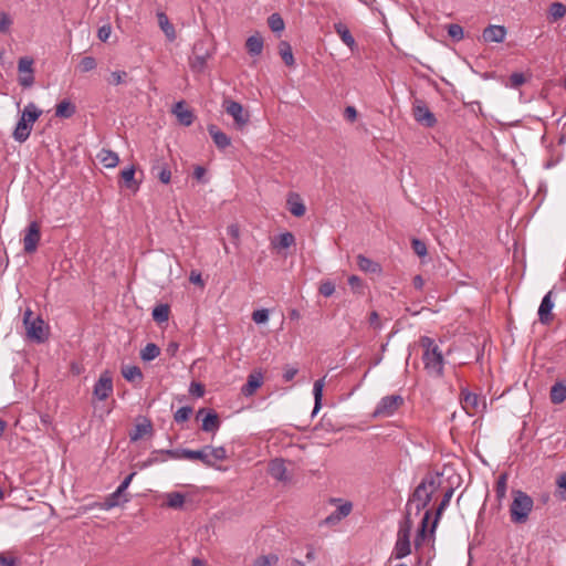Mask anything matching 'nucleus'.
Wrapping results in <instances>:
<instances>
[{
    "label": "nucleus",
    "mask_w": 566,
    "mask_h": 566,
    "mask_svg": "<svg viewBox=\"0 0 566 566\" xmlns=\"http://www.w3.org/2000/svg\"><path fill=\"white\" fill-rule=\"evenodd\" d=\"M279 560L276 555H263L256 558L254 566H271Z\"/></svg>",
    "instance_id": "obj_54"
},
{
    "label": "nucleus",
    "mask_w": 566,
    "mask_h": 566,
    "mask_svg": "<svg viewBox=\"0 0 566 566\" xmlns=\"http://www.w3.org/2000/svg\"><path fill=\"white\" fill-rule=\"evenodd\" d=\"M335 32L339 35L342 41L350 49L354 50L356 42L346 24L338 22L334 24Z\"/></svg>",
    "instance_id": "obj_29"
},
{
    "label": "nucleus",
    "mask_w": 566,
    "mask_h": 566,
    "mask_svg": "<svg viewBox=\"0 0 566 566\" xmlns=\"http://www.w3.org/2000/svg\"><path fill=\"white\" fill-rule=\"evenodd\" d=\"M440 486L441 478L439 473L426 474L421 482L413 490L412 494L409 496L406 509L409 507L410 512H412V506L415 504V514L419 515L420 512L431 502L432 495L439 490Z\"/></svg>",
    "instance_id": "obj_1"
},
{
    "label": "nucleus",
    "mask_w": 566,
    "mask_h": 566,
    "mask_svg": "<svg viewBox=\"0 0 566 566\" xmlns=\"http://www.w3.org/2000/svg\"><path fill=\"white\" fill-rule=\"evenodd\" d=\"M412 525H413V522L411 520V512H410V509L407 507L406 514H405V518H403V521L399 525V530H398L397 536L409 537L410 538V533H411Z\"/></svg>",
    "instance_id": "obj_36"
},
{
    "label": "nucleus",
    "mask_w": 566,
    "mask_h": 566,
    "mask_svg": "<svg viewBox=\"0 0 566 566\" xmlns=\"http://www.w3.org/2000/svg\"><path fill=\"white\" fill-rule=\"evenodd\" d=\"M170 307L168 304H159L153 310V318L158 324L165 323L169 319Z\"/></svg>",
    "instance_id": "obj_35"
},
{
    "label": "nucleus",
    "mask_w": 566,
    "mask_h": 566,
    "mask_svg": "<svg viewBox=\"0 0 566 566\" xmlns=\"http://www.w3.org/2000/svg\"><path fill=\"white\" fill-rule=\"evenodd\" d=\"M548 14L553 21L562 19L566 14V7L560 2H553L549 6Z\"/></svg>",
    "instance_id": "obj_44"
},
{
    "label": "nucleus",
    "mask_w": 566,
    "mask_h": 566,
    "mask_svg": "<svg viewBox=\"0 0 566 566\" xmlns=\"http://www.w3.org/2000/svg\"><path fill=\"white\" fill-rule=\"evenodd\" d=\"M252 319L256 324L266 323L269 319V311L266 308L256 310L252 313Z\"/></svg>",
    "instance_id": "obj_55"
},
{
    "label": "nucleus",
    "mask_w": 566,
    "mask_h": 566,
    "mask_svg": "<svg viewBox=\"0 0 566 566\" xmlns=\"http://www.w3.org/2000/svg\"><path fill=\"white\" fill-rule=\"evenodd\" d=\"M42 111L36 107L34 103H29L24 106L20 119L24 120L27 124H31L33 127L34 122L41 116Z\"/></svg>",
    "instance_id": "obj_28"
},
{
    "label": "nucleus",
    "mask_w": 566,
    "mask_h": 566,
    "mask_svg": "<svg viewBox=\"0 0 566 566\" xmlns=\"http://www.w3.org/2000/svg\"><path fill=\"white\" fill-rule=\"evenodd\" d=\"M410 538L397 536V542L394 548V555L397 559L403 558L410 554Z\"/></svg>",
    "instance_id": "obj_30"
},
{
    "label": "nucleus",
    "mask_w": 566,
    "mask_h": 566,
    "mask_svg": "<svg viewBox=\"0 0 566 566\" xmlns=\"http://www.w3.org/2000/svg\"><path fill=\"white\" fill-rule=\"evenodd\" d=\"M19 83L21 86L23 87H30L33 85L34 83V75L33 73H24V74H20V77H19Z\"/></svg>",
    "instance_id": "obj_60"
},
{
    "label": "nucleus",
    "mask_w": 566,
    "mask_h": 566,
    "mask_svg": "<svg viewBox=\"0 0 566 566\" xmlns=\"http://www.w3.org/2000/svg\"><path fill=\"white\" fill-rule=\"evenodd\" d=\"M453 492H454V489L452 486H450L443 494V497L439 504V506L437 507V511H436V515H434V520L432 522V525H431V532L433 533L437 525H438V522L443 513V511L447 509V506L449 505L451 499H452V495H453Z\"/></svg>",
    "instance_id": "obj_25"
},
{
    "label": "nucleus",
    "mask_w": 566,
    "mask_h": 566,
    "mask_svg": "<svg viewBox=\"0 0 566 566\" xmlns=\"http://www.w3.org/2000/svg\"><path fill=\"white\" fill-rule=\"evenodd\" d=\"M153 433V423L149 419L144 418L142 422L135 426V429L129 432V438L132 441H138L145 436Z\"/></svg>",
    "instance_id": "obj_21"
},
{
    "label": "nucleus",
    "mask_w": 566,
    "mask_h": 566,
    "mask_svg": "<svg viewBox=\"0 0 566 566\" xmlns=\"http://www.w3.org/2000/svg\"><path fill=\"white\" fill-rule=\"evenodd\" d=\"M96 65V60L93 56H85L81 60L78 69L81 72L86 73L93 71Z\"/></svg>",
    "instance_id": "obj_51"
},
{
    "label": "nucleus",
    "mask_w": 566,
    "mask_h": 566,
    "mask_svg": "<svg viewBox=\"0 0 566 566\" xmlns=\"http://www.w3.org/2000/svg\"><path fill=\"white\" fill-rule=\"evenodd\" d=\"M412 250L418 256L427 255V245L423 241L419 239H412L411 242Z\"/></svg>",
    "instance_id": "obj_56"
},
{
    "label": "nucleus",
    "mask_w": 566,
    "mask_h": 566,
    "mask_svg": "<svg viewBox=\"0 0 566 566\" xmlns=\"http://www.w3.org/2000/svg\"><path fill=\"white\" fill-rule=\"evenodd\" d=\"M295 243V237L291 232H285L279 235L274 247L277 249H287Z\"/></svg>",
    "instance_id": "obj_43"
},
{
    "label": "nucleus",
    "mask_w": 566,
    "mask_h": 566,
    "mask_svg": "<svg viewBox=\"0 0 566 566\" xmlns=\"http://www.w3.org/2000/svg\"><path fill=\"white\" fill-rule=\"evenodd\" d=\"M525 83V76L522 73H513L510 76V84L512 87L517 88Z\"/></svg>",
    "instance_id": "obj_59"
},
{
    "label": "nucleus",
    "mask_w": 566,
    "mask_h": 566,
    "mask_svg": "<svg viewBox=\"0 0 566 566\" xmlns=\"http://www.w3.org/2000/svg\"><path fill=\"white\" fill-rule=\"evenodd\" d=\"M403 403V398L400 395H389L384 397L376 409L374 410V417H390L398 408Z\"/></svg>",
    "instance_id": "obj_8"
},
{
    "label": "nucleus",
    "mask_w": 566,
    "mask_h": 566,
    "mask_svg": "<svg viewBox=\"0 0 566 566\" xmlns=\"http://www.w3.org/2000/svg\"><path fill=\"white\" fill-rule=\"evenodd\" d=\"M97 157L99 158L101 163L107 168H113L117 166L119 161L117 154L107 149H102Z\"/></svg>",
    "instance_id": "obj_34"
},
{
    "label": "nucleus",
    "mask_w": 566,
    "mask_h": 566,
    "mask_svg": "<svg viewBox=\"0 0 566 566\" xmlns=\"http://www.w3.org/2000/svg\"><path fill=\"white\" fill-rule=\"evenodd\" d=\"M552 291H549L542 300L541 305L538 307V319L542 324L548 325L552 323L554 316L552 314V310L554 307V303L552 301Z\"/></svg>",
    "instance_id": "obj_13"
},
{
    "label": "nucleus",
    "mask_w": 566,
    "mask_h": 566,
    "mask_svg": "<svg viewBox=\"0 0 566 566\" xmlns=\"http://www.w3.org/2000/svg\"><path fill=\"white\" fill-rule=\"evenodd\" d=\"M506 35V29L503 25H489L483 31L484 42L501 43L504 41Z\"/></svg>",
    "instance_id": "obj_17"
},
{
    "label": "nucleus",
    "mask_w": 566,
    "mask_h": 566,
    "mask_svg": "<svg viewBox=\"0 0 566 566\" xmlns=\"http://www.w3.org/2000/svg\"><path fill=\"white\" fill-rule=\"evenodd\" d=\"M269 473L277 481L286 482L289 480L284 461L281 459H274L270 462Z\"/></svg>",
    "instance_id": "obj_20"
},
{
    "label": "nucleus",
    "mask_w": 566,
    "mask_h": 566,
    "mask_svg": "<svg viewBox=\"0 0 566 566\" xmlns=\"http://www.w3.org/2000/svg\"><path fill=\"white\" fill-rule=\"evenodd\" d=\"M76 112V107L67 99H63L55 107V116L60 118H70Z\"/></svg>",
    "instance_id": "obj_32"
},
{
    "label": "nucleus",
    "mask_w": 566,
    "mask_h": 566,
    "mask_svg": "<svg viewBox=\"0 0 566 566\" xmlns=\"http://www.w3.org/2000/svg\"><path fill=\"white\" fill-rule=\"evenodd\" d=\"M431 511L430 510H427L422 516V520H421V523H420V527L419 530L417 531V535H416V538H415V546L416 547H419L422 542L426 539V536H427V526H428V523L431 518Z\"/></svg>",
    "instance_id": "obj_33"
},
{
    "label": "nucleus",
    "mask_w": 566,
    "mask_h": 566,
    "mask_svg": "<svg viewBox=\"0 0 566 566\" xmlns=\"http://www.w3.org/2000/svg\"><path fill=\"white\" fill-rule=\"evenodd\" d=\"M420 345L423 348L422 361L427 373L430 376L439 377L443 369V356L439 346L428 336L420 338Z\"/></svg>",
    "instance_id": "obj_2"
},
{
    "label": "nucleus",
    "mask_w": 566,
    "mask_h": 566,
    "mask_svg": "<svg viewBox=\"0 0 566 566\" xmlns=\"http://www.w3.org/2000/svg\"><path fill=\"white\" fill-rule=\"evenodd\" d=\"M135 177V168L134 166H130L120 172V178L123 179L125 187L128 189L137 190L138 185L134 179Z\"/></svg>",
    "instance_id": "obj_39"
},
{
    "label": "nucleus",
    "mask_w": 566,
    "mask_h": 566,
    "mask_svg": "<svg viewBox=\"0 0 566 566\" xmlns=\"http://www.w3.org/2000/svg\"><path fill=\"white\" fill-rule=\"evenodd\" d=\"M318 292L325 297L332 296L335 292V283L331 280L322 281L318 287Z\"/></svg>",
    "instance_id": "obj_50"
},
{
    "label": "nucleus",
    "mask_w": 566,
    "mask_h": 566,
    "mask_svg": "<svg viewBox=\"0 0 566 566\" xmlns=\"http://www.w3.org/2000/svg\"><path fill=\"white\" fill-rule=\"evenodd\" d=\"M221 421L214 410H209L202 418L201 429L206 432H216L220 428Z\"/></svg>",
    "instance_id": "obj_22"
},
{
    "label": "nucleus",
    "mask_w": 566,
    "mask_h": 566,
    "mask_svg": "<svg viewBox=\"0 0 566 566\" xmlns=\"http://www.w3.org/2000/svg\"><path fill=\"white\" fill-rule=\"evenodd\" d=\"M122 375L128 381L140 380L143 378L140 368L130 365H125L122 367Z\"/></svg>",
    "instance_id": "obj_41"
},
{
    "label": "nucleus",
    "mask_w": 566,
    "mask_h": 566,
    "mask_svg": "<svg viewBox=\"0 0 566 566\" xmlns=\"http://www.w3.org/2000/svg\"><path fill=\"white\" fill-rule=\"evenodd\" d=\"M111 391H93L92 405L94 415L103 418L108 415L113 409L114 400L108 402Z\"/></svg>",
    "instance_id": "obj_11"
},
{
    "label": "nucleus",
    "mask_w": 566,
    "mask_h": 566,
    "mask_svg": "<svg viewBox=\"0 0 566 566\" xmlns=\"http://www.w3.org/2000/svg\"><path fill=\"white\" fill-rule=\"evenodd\" d=\"M287 206H289V211L294 217H303L305 214V211H306L305 205L303 203L301 197L297 193H290V196L287 198Z\"/></svg>",
    "instance_id": "obj_23"
},
{
    "label": "nucleus",
    "mask_w": 566,
    "mask_h": 566,
    "mask_svg": "<svg viewBox=\"0 0 566 566\" xmlns=\"http://www.w3.org/2000/svg\"><path fill=\"white\" fill-rule=\"evenodd\" d=\"M534 506L533 499L523 491H513V502L510 506L511 521L515 524H524Z\"/></svg>",
    "instance_id": "obj_3"
},
{
    "label": "nucleus",
    "mask_w": 566,
    "mask_h": 566,
    "mask_svg": "<svg viewBox=\"0 0 566 566\" xmlns=\"http://www.w3.org/2000/svg\"><path fill=\"white\" fill-rule=\"evenodd\" d=\"M263 385V375L261 371L255 370L248 377L247 382L241 389H259Z\"/></svg>",
    "instance_id": "obj_40"
},
{
    "label": "nucleus",
    "mask_w": 566,
    "mask_h": 566,
    "mask_svg": "<svg viewBox=\"0 0 566 566\" xmlns=\"http://www.w3.org/2000/svg\"><path fill=\"white\" fill-rule=\"evenodd\" d=\"M111 33H112V28H111V25L106 24L98 29L97 36L102 42H106L109 39Z\"/></svg>",
    "instance_id": "obj_61"
},
{
    "label": "nucleus",
    "mask_w": 566,
    "mask_h": 566,
    "mask_svg": "<svg viewBox=\"0 0 566 566\" xmlns=\"http://www.w3.org/2000/svg\"><path fill=\"white\" fill-rule=\"evenodd\" d=\"M151 172L165 185L169 184L171 180V170L168 164L163 159L155 160Z\"/></svg>",
    "instance_id": "obj_19"
},
{
    "label": "nucleus",
    "mask_w": 566,
    "mask_h": 566,
    "mask_svg": "<svg viewBox=\"0 0 566 566\" xmlns=\"http://www.w3.org/2000/svg\"><path fill=\"white\" fill-rule=\"evenodd\" d=\"M18 71L20 74L33 73V59L29 56L21 57L18 63Z\"/></svg>",
    "instance_id": "obj_48"
},
{
    "label": "nucleus",
    "mask_w": 566,
    "mask_h": 566,
    "mask_svg": "<svg viewBox=\"0 0 566 566\" xmlns=\"http://www.w3.org/2000/svg\"><path fill=\"white\" fill-rule=\"evenodd\" d=\"M160 354V348L154 344L148 343L142 350H140V358L144 361H150L157 358Z\"/></svg>",
    "instance_id": "obj_38"
},
{
    "label": "nucleus",
    "mask_w": 566,
    "mask_h": 566,
    "mask_svg": "<svg viewBox=\"0 0 566 566\" xmlns=\"http://www.w3.org/2000/svg\"><path fill=\"white\" fill-rule=\"evenodd\" d=\"M0 566H19V562L15 557L0 554Z\"/></svg>",
    "instance_id": "obj_62"
},
{
    "label": "nucleus",
    "mask_w": 566,
    "mask_h": 566,
    "mask_svg": "<svg viewBox=\"0 0 566 566\" xmlns=\"http://www.w3.org/2000/svg\"><path fill=\"white\" fill-rule=\"evenodd\" d=\"M357 265H358L359 270L365 273L379 274L381 272V266L379 263L373 261L371 259H369L363 254L357 255Z\"/></svg>",
    "instance_id": "obj_24"
},
{
    "label": "nucleus",
    "mask_w": 566,
    "mask_h": 566,
    "mask_svg": "<svg viewBox=\"0 0 566 566\" xmlns=\"http://www.w3.org/2000/svg\"><path fill=\"white\" fill-rule=\"evenodd\" d=\"M448 34L454 41H460L463 39V28L460 24L452 23L448 25Z\"/></svg>",
    "instance_id": "obj_52"
},
{
    "label": "nucleus",
    "mask_w": 566,
    "mask_h": 566,
    "mask_svg": "<svg viewBox=\"0 0 566 566\" xmlns=\"http://www.w3.org/2000/svg\"><path fill=\"white\" fill-rule=\"evenodd\" d=\"M227 232L228 234L231 237L233 243L235 245L239 244V238H240V229H239V226L235 224V223H232L230 224L228 228H227Z\"/></svg>",
    "instance_id": "obj_58"
},
{
    "label": "nucleus",
    "mask_w": 566,
    "mask_h": 566,
    "mask_svg": "<svg viewBox=\"0 0 566 566\" xmlns=\"http://www.w3.org/2000/svg\"><path fill=\"white\" fill-rule=\"evenodd\" d=\"M210 56L211 53L209 49L206 48V43L203 41H197L193 44L192 57L190 59L191 69L196 72H202Z\"/></svg>",
    "instance_id": "obj_10"
},
{
    "label": "nucleus",
    "mask_w": 566,
    "mask_h": 566,
    "mask_svg": "<svg viewBox=\"0 0 566 566\" xmlns=\"http://www.w3.org/2000/svg\"><path fill=\"white\" fill-rule=\"evenodd\" d=\"M506 489H507V474L502 473L499 475L496 483H495V496L499 502H501L505 497Z\"/></svg>",
    "instance_id": "obj_42"
},
{
    "label": "nucleus",
    "mask_w": 566,
    "mask_h": 566,
    "mask_svg": "<svg viewBox=\"0 0 566 566\" xmlns=\"http://www.w3.org/2000/svg\"><path fill=\"white\" fill-rule=\"evenodd\" d=\"M172 113L176 115L178 122L184 126H190L193 123L195 115L191 109L186 107V103L184 101L175 104Z\"/></svg>",
    "instance_id": "obj_16"
},
{
    "label": "nucleus",
    "mask_w": 566,
    "mask_h": 566,
    "mask_svg": "<svg viewBox=\"0 0 566 566\" xmlns=\"http://www.w3.org/2000/svg\"><path fill=\"white\" fill-rule=\"evenodd\" d=\"M553 403H562L566 399V391H549Z\"/></svg>",
    "instance_id": "obj_63"
},
{
    "label": "nucleus",
    "mask_w": 566,
    "mask_h": 566,
    "mask_svg": "<svg viewBox=\"0 0 566 566\" xmlns=\"http://www.w3.org/2000/svg\"><path fill=\"white\" fill-rule=\"evenodd\" d=\"M245 48L250 55L258 56L263 51V39L256 33L249 36L245 41Z\"/></svg>",
    "instance_id": "obj_26"
},
{
    "label": "nucleus",
    "mask_w": 566,
    "mask_h": 566,
    "mask_svg": "<svg viewBox=\"0 0 566 566\" xmlns=\"http://www.w3.org/2000/svg\"><path fill=\"white\" fill-rule=\"evenodd\" d=\"M158 24L163 32L165 33L166 38L172 42L176 39V31L174 25L170 23L167 14L165 12H158L157 13Z\"/></svg>",
    "instance_id": "obj_27"
},
{
    "label": "nucleus",
    "mask_w": 566,
    "mask_h": 566,
    "mask_svg": "<svg viewBox=\"0 0 566 566\" xmlns=\"http://www.w3.org/2000/svg\"><path fill=\"white\" fill-rule=\"evenodd\" d=\"M279 53L287 66L294 65L295 61H294V56H293V52H292V48H291L290 43H287L286 41H282L279 44Z\"/></svg>",
    "instance_id": "obj_37"
},
{
    "label": "nucleus",
    "mask_w": 566,
    "mask_h": 566,
    "mask_svg": "<svg viewBox=\"0 0 566 566\" xmlns=\"http://www.w3.org/2000/svg\"><path fill=\"white\" fill-rule=\"evenodd\" d=\"M559 489H563L564 492L562 494V499L566 500V472L560 474L556 481Z\"/></svg>",
    "instance_id": "obj_64"
},
{
    "label": "nucleus",
    "mask_w": 566,
    "mask_h": 566,
    "mask_svg": "<svg viewBox=\"0 0 566 566\" xmlns=\"http://www.w3.org/2000/svg\"><path fill=\"white\" fill-rule=\"evenodd\" d=\"M412 115L417 123L424 127H433L437 123L434 114L421 99H416L412 106Z\"/></svg>",
    "instance_id": "obj_9"
},
{
    "label": "nucleus",
    "mask_w": 566,
    "mask_h": 566,
    "mask_svg": "<svg viewBox=\"0 0 566 566\" xmlns=\"http://www.w3.org/2000/svg\"><path fill=\"white\" fill-rule=\"evenodd\" d=\"M459 401L469 416H474L486 409L485 398H481L476 391H460Z\"/></svg>",
    "instance_id": "obj_6"
},
{
    "label": "nucleus",
    "mask_w": 566,
    "mask_h": 566,
    "mask_svg": "<svg viewBox=\"0 0 566 566\" xmlns=\"http://www.w3.org/2000/svg\"><path fill=\"white\" fill-rule=\"evenodd\" d=\"M23 323L30 339L36 343H44L48 339V325L40 316L33 317V313L29 308L24 312Z\"/></svg>",
    "instance_id": "obj_5"
},
{
    "label": "nucleus",
    "mask_w": 566,
    "mask_h": 566,
    "mask_svg": "<svg viewBox=\"0 0 566 566\" xmlns=\"http://www.w3.org/2000/svg\"><path fill=\"white\" fill-rule=\"evenodd\" d=\"M113 379L108 371L103 373L93 389H112Z\"/></svg>",
    "instance_id": "obj_47"
},
{
    "label": "nucleus",
    "mask_w": 566,
    "mask_h": 566,
    "mask_svg": "<svg viewBox=\"0 0 566 566\" xmlns=\"http://www.w3.org/2000/svg\"><path fill=\"white\" fill-rule=\"evenodd\" d=\"M184 459L199 460L207 467H214L217 462L227 459V451L223 447L205 446L200 450H184Z\"/></svg>",
    "instance_id": "obj_4"
},
{
    "label": "nucleus",
    "mask_w": 566,
    "mask_h": 566,
    "mask_svg": "<svg viewBox=\"0 0 566 566\" xmlns=\"http://www.w3.org/2000/svg\"><path fill=\"white\" fill-rule=\"evenodd\" d=\"M269 28L273 32H282L284 30V21L279 13H272L268 19Z\"/></svg>",
    "instance_id": "obj_45"
},
{
    "label": "nucleus",
    "mask_w": 566,
    "mask_h": 566,
    "mask_svg": "<svg viewBox=\"0 0 566 566\" xmlns=\"http://www.w3.org/2000/svg\"><path fill=\"white\" fill-rule=\"evenodd\" d=\"M129 501V496L128 494L126 493V491L124 490V488H117L115 492H113L112 494H109L104 503H102L99 506L101 509L103 510H111L115 506H118L123 503H127Z\"/></svg>",
    "instance_id": "obj_14"
},
{
    "label": "nucleus",
    "mask_w": 566,
    "mask_h": 566,
    "mask_svg": "<svg viewBox=\"0 0 566 566\" xmlns=\"http://www.w3.org/2000/svg\"><path fill=\"white\" fill-rule=\"evenodd\" d=\"M191 413H192V408L189 406H184L175 412L174 419L177 423H182L190 418Z\"/></svg>",
    "instance_id": "obj_49"
},
{
    "label": "nucleus",
    "mask_w": 566,
    "mask_h": 566,
    "mask_svg": "<svg viewBox=\"0 0 566 566\" xmlns=\"http://www.w3.org/2000/svg\"><path fill=\"white\" fill-rule=\"evenodd\" d=\"M31 132H32L31 124H27L24 120L19 119V122L17 123V126L13 130V138L19 143H23L29 138Z\"/></svg>",
    "instance_id": "obj_31"
},
{
    "label": "nucleus",
    "mask_w": 566,
    "mask_h": 566,
    "mask_svg": "<svg viewBox=\"0 0 566 566\" xmlns=\"http://www.w3.org/2000/svg\"><path fill=\"white\" fill-rule=\"evenodd\" d=\"M208 133L211 136L214 145L219 149H226L227 147H229L231 145L230 137L227 134H224L217 125H213V124L209 125Z\"/></svg>",
    "instance_id": "obj_18"
},
{
    "label": "nucleus",
    "mask_w": 566,
    "mask_h": 566,
    "mask_svg": "<svg viewBox=\"0 0 566 566\" xmlns=\"http://www.w3.org/2000/svg\"><path fill=\"white\" fill-rule=\"evenodd\" d=\"M222 107L228 115H230L234 125L238 129H243L249 123L250 116L247 112H244L242 105L231 98H224L222 103Z\"/></svg>",
    "instance_id": "obj_7"
},
{
    "label": "nucleus",
    "mask_w": 566,
    "mask_h": 566,
    "mask_svg": "<svg viewBox=\"0 0 566 566\" xmlns=\"http://www.w3.org/2000/svg\"><path fill=\"white\" fill-rule=\"evenodd\" d=\"M353 505L350 502H346L339 505L333 513H331L322 524L333 526L338 524L343 518L348 516L352 512Z\"/></svg>",
    "instance_id": "obj_15"
},
{
    "label": "nucleus",
    "mask_w": 566,
    "mask_h": 566,
    "mask_svg": "<svg viewBox=\"0 0 566 566\" xmlns=\"http://www.w3.org/2000/svg\"><path fill=\"white\" fill-rule=\"evenodd\" d=\"M13 23L12 18L7 12H0V33H8Z\"/></svg>",
    "instance_id": "obj_53"
},
{
    "label": "nucleus",
    "mask_w": 566,
    "mask_h": 566,
    "mask_svg": "<svg viewBox=\"0 0 566 566\" xmlns=\"http://www.w3.org/2000/svg\"><path fill=\"white\" fill-rule=\"evenodd\" d=\"M185 503V495L179 492H171L167 495V505L171 509H180Z\"/></svg>",
    "instance_id": "obj_46"
},
{
    "label": "nucleus",
    "mask_w": 566,
    "mask_h": 566,
    "mask_svg": "<svg viewBox=\"0 0 566 566\" xmlns=\"http://www.w3.org/2000/svg\"><path fill=\"white\" fill-rule=\"evenodd\" d=\"M127 76H128V74L125 71L112 72V74H111V77H112L111 83L114 84V85L124 84V83H126Z\"/></svg>",
    "instance_id": "obj_57"
},
{
    "label": "nucleus",
    "mask_w": 566,
    "mask_h": 566,
    "mask_svg": "<svg viewBox=\"0 0 566 566\" xmlns=\"http://www.w3.org/2000/svg\"><path fill=\"white\" fill-rule=\"evenodd\" d=\"M41 239L40 226L38 222H31L25 229V234L23 237V250L25 253L30 254L36 251L38 244Z\"/></svg>",
    "instance_id": "obj_12"
}]
</instances>
